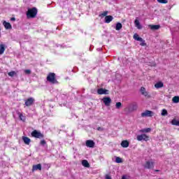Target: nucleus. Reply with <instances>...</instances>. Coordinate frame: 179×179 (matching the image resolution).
Returning a JSON list of instances; mask_svg holds the SVG:
<instances>
[{"mask_svg": "<svg viewBox=\"0 0 179 179\" xmlns=\"http://www.w3.org/2000/svg\"><path fill=\"white\" fill-rule=\"evenodd\" d=\"M36 15H37V8H29L27 12V19H31V18L36 17Z\"/></svg>", "mask_w": 179, "mask_h": 179, "instance_id": "nucleus-1", "label": "nucleus"}, {"mask_svg": "<svg viewBox=\"0 0 179 179\" xmlns=\"http://www.w3.org/2000/svg\"><path fill=\"white\" fill-rule=\"evenodd\" d=\"M47 80L48 82H50V83H52V85H57L58 83V81L57 79H55V73H50L47 76Z\"/></svg>", "mask_w": 179, "mask_h": 179, "instance_id": "nucleus-2", "label": "nucleus"}, {"mask_svg": "<svg viewBox=\"0 0 179 179\" xmlns=\"http://www.w3.org/2000/svg\"><path fill=\"white\" fill-rule=\"evenodd\" d=\"M31 136H33L34 138H38V139L44 138V135H43L41 132L38 131L37 130H34L31 132Z\"/></svg>", "mask_w": 179, "mask_h": 179, "instance_id": "nucleus-3", "label": "nucleus"}, {"mask_svg": "<svg viewBox=\"0 0 179 179\" xmlns=\"http://www.w3.org/2000/svg\"><path fill=\"white\" fill-rule=\"evenodd\" d=\"M128 110L130 113H132V111H136L138 110V103H136V102L131 103L128 106Z\"/></svg>", "mask_w": 179, "mask_h": 179, "instance_id": "nucleus-4", "label": "nucleus"}, {"mask_svg": "<svg viewBox=\"0 0 179 179\" xmlns=\"http://www.w3.org/2000/svg\"><path fill=\"white\" fill-rule=\"evenodd\" d=\"M155 167V162L152 160L146 161L145 164H144V169H153Z\"/></svg>", "mask_w": 179, "mask_h": 179, "instance_id": "nucleus-5", "label": "nucleus"}, {"mask_svg": "<svg viewBox=\"0 0 179 179\" xmlns=\"http://www.w3.org/2000/svg\"><path fill=\"white\" fill-rule=\"evenodd\" d=\"M155 115V113H153L151 110H146L143 113H141V117H153Z\"/></svg>", "mask_w": 179, "mask_h": 179, "instance_id": "nucleus-6", "label": "nucleus"}, {"mask_svg": "<svg viewBox=\"0 0 179 179\" xmlns=\"http://www.w3.org/2000/svg\"><path fill=\"white\" fill-rule=\"evenodd\" d=\"M148 140H149L148 136L145 134L137 136V141H148Z\"/></svg>", "mask_w": 179, "mask_h": 179, "instance_id": "nucleus-7", "label": "nucleus"}, {"mask_svg": "<svg viewBox=\"0 0 179 179\" xmlns=\"http://www.w3.org/2000/svg\"><path fill=\"white\" fill-rule=\"evenodd\" d=\"M102 101L106 107H108L111 104V98L109 96H105L103 98Z\"/></svg>", "mask_w": 179, "mask_h": 179, "instance_id": "nucleus-8", "label": "nucleus"}, {"mask_svg": "<svg viewBox=\"0 0 179 179\" xmlns=\"http://www.w3.org/2000/svg\"><path fill=\"white\" fill-rule=\"evenodd\" d=\"M34 103V99L31 97L25 100V106L27 107H30V106H33Z\"/></svg>", "mask_w": 179, "mask_h": 179, "instance_id": "nucleus-9", "label": "nucleus"}, {"mask_svg": "<svg viewBox=\"0 0 179 179\" xmlns=\"http://www.w3.org/2000/svg\"><path fill=\"white\" fill-rule=\"evenodd\" d=\"M85 145L87 146V148H94V141H93L92 140H87L85 142Z\"/></svg>", "mask_w": 179, "mask_h": 179, "instance_id": "nucleus-10", "label": "nucleus"}, {"mask_svg": "<svg viewBox=\"0 0 179 179\" xmlns=\"http://www.w3.org/2000/svg\"><path fill=\"white\" fill-rule=\"evenodd\" d=\"M3 26H4V27L6 30L12 29V24H10V23L6 21L3 22Z\"/></svg>", "mask_w": 179, "mask_h": 179, "instance_id": "nucleus-11", "label": "nucleus"}, {"mask_svg": "<svg viewBox=\"0 0 179 179\" xmlns=\"http://www.w3.org/2000/svg\"><path fill=\"white\" fill-rule=\"evenodd\" d=\"M98 94H108V90L103 88L98 89Z\"/></svg>", "mask_w": 179, "mask_h": 179, "instance_id": "nucleus-12", "label": "nucleus"}, {"mask_svg": "<svg viewBox=\"0 0 179 179\" xmlns=\"http://www.w3.org/2000/svg\"><path fill=\"white\" fill-rule=\"evenodd\" d=\"M113 19H114V17H113V16L106 15L105 17V23H110V22H113Z\"/></svg>", "mask_w": 179, "mask_h": 179, "instance_id": "nucleus-13", "label": "nucleus"}, {"mask_svg": "<svg viewBox=\"0 0 179 179\" xmlns=\"http://www.w3.org/2000/svg\"><path fill=\"white\" fill-rule=\"evenodd\" d=\"M37 170H41V164H38L32 166V171H36Z\"/></svg>", "mask_w": 179, "mask_h": 179, "instance_id": "nucleus-14", "label": "nucleus"}, {"mask_svg": "<svg viewBox=\"0 0 179 179\" xmlns=\"http://www.w3.org/2000/svg\"><path fill=\"white\" fill-rule=\"evenodd\" d=\"M134 24L136 27L138 29V30H141V29H142V25H141V22H139V20H135Z\"/></svg>", "mask_w": 179, "mask_h": 179, "instance_id": "nucleus-15", "label": "nucleus"}, {"mask_svg": "<svg viewBox=\"0 0 179 179\" xmlns=\"http://www.w3.org/2000/svg\"><path fill=\"white\" fill-rule=\"evenodd\" d=\"M22 141H24V143H25V145H30L31 140L30 138H29V137L23 136Z\"/></svg>", "mask_w": 179, "mask_h": 179, "instance_id": "nucleus-16", "label": "nucleus"}, {"mask_svg": "<svg viewBox=\"0 0 179 179\" xmlns=\"http://www.w3.org/2000/svg\"><path fill=\"white\" fill-rule=\"evenodd\" d=\"M164 84H163L162 82H158V83H157L155 85V87L156 89H160V88H162V87H164Z\"/></svg>", "mask_w": 179, "mask_h": 179, "instance_id": "nucleus-17", "label": "nucleus"}, {"mask_svg": "<svg viewBox=\"0 0 179 179\" xmlns=\"http://www.w3.org/2000/svg\"><path fill=\"white\" fill-rule=\"evenodd\" d=\"M150 131H152V129L147 128V129H141L139 131V132H141V134H148V133L150 132Z\"/></svg>", "mask_w": 179, "mask_h": 179, "instance_id": "nucleus-18", "label": "nucleus"}, {"mask_svg": "<svg viewBox=\"0 0 179 179\" xmlns=\"http://www.w3.org/2000/svg\"><path fill=\"white\" fill-rule=\"evenodd\" d=\"M121 146L122 148H128V146H129V143L128 141H123L121 143Z\"/></svg>", "mask_w": 179, "mask_h": 179, "instance_id": "nucleus-19", "label": "nucleus"}, {"mask_svg": "<svg viewBox=\"0 0 179 179\" xmlns=\"http://www.w3.org/2000/svg\"><path fill=\"white\" fill-rule=\"evenodd\" d=\"M82 164L84 167H87V168L90 167V164H89V162H87V160L86 159H84L82 161Z\"/></svg>", "mask_w": 179, "mask_h": 179, "instance_id": "nucleus-20", "label": "nucleus"}, {"mask_svg": "<svg viewBox=\"0 0 179 179\" xmlns=\"http://www.w3.org/2000/svg\"><path fill=\"white\" fill-rule=\"evenodd\" d=\"M133 37L136 41H143V38L139 37V35H138V34H135Z\"/></svg>", "mask_w": 179, "mask_h": 179, "instance_id": "nucleus-21", "label": "nucleus"}, {"mask_svg": "<svg viewBox=\"0 0 179 179\" xmlns=\"http://www.w3.org/2000/svg\"><path fill=\"white\" fill-rule=\"evenodd\" d=\"M5 52V45L0 44V55H2Z\"/></svg>", "mask_w": 179, "mask_h": 179, "instance_id": "nucleus-22", "label": "nucleus"}, {"mask_svg": "<svg viewBox=\"0 0 179 179\" xmlns=\"http://www.w3.org/2000/svg\"><path fill=\"white\" fill-rule=\"evenodd\" d=\"M151 30H159L160 29V25H149Z\"/></svg>", "mask_w": 179, "mask_h": 179, "instance_id": "nucleus-23", "label": "nucleus"}, {"mask_svg": "<svg viewBox=\"0 0 179 179\" xmlns=\"http://www.w3.org/2000/svg\"><path fill=\"white\" fill-rule=\"evenodd\" d=\"M122 29V24L121 22H117L115 26V30H121Z\"/></svg>", "mask_w": 179, "mask_h": 179, "instance_id": "nucleus-24", "label": "nucleus"}, {"mask_svg": "<svg viewBox=\"0 0 179 179\" xmlns=\"http://www.w3.org/2000/svg\"><path fill=\"white\" fill-rule=\"evenodd\" d=\"M18 115L21 121H23V122L26 121V116L23 115V114L18 113Z\"/></svg>", "mask_w": 179, "mask_h": 179, "instance_id": "nucleus-25", "label": "nucleus"}, {"mask_svg": "<svg viewBox=\"0 0 179 179\" xmlns=\"http://www.w3.org/2000/svg\"><path fill=\"white\" fill-rule=\"evenodd\" d=\"M172 101H173V103H179V96H174L173 99H172Z\"/></svg>", "mask_w": 179, "mask_h": 179, "instance_id": "nucleus-26", "label": "nucleus"}, {"mask_svg": "<svg viewBox=\"0 0 179 179\" xmlns=\"http://www.w3.org/2000/svg\"><path fill=\"white\" fill-rule=\"evenodd\" d=\"M115 162L116 163H122V159H121V157H116Z\"/></svg>", "mask_w": 179, "mask_h": 179, "instance_id": "nucleus-27", "label": "nucleus"}, {"mask_svg": "<svg viewBox=\"0 0 179 179\" xmlns=\"http://www.w3.org/2000/svg\"><path fill=\"white\" fill-rule=\"evenodd\" d=\"M8 76H10L11 78H13V76H15V75H16V72L15 71H10L8 73Z\"/></svg>", "mask_w": 179, "mask_h": 179, "instance_id": "nucleus-28", "label": "nucleus"}, {"mask_svg": "<svg viewBox=\"0 0 179 179\" xmlns=\"http://www.w3.org/2000/svg\"><path fill=\"white\" fill-rule=\"evenodd\" d=\"M122 106V103H121V102H117L115 107H116V108L120 109V108H121Z\"/></svg>", "mask_w": 179, "mask_h": 179, "instance_id": "nucleus-29", "label": "nucleus"}, {"mask_svg": "<svg viewBox=\"0 0 179 179\" xmlns=\"http://www.w3.org/2000/svg\"><path fill=\"white\" fill-rule=\"evenodd\" d=\"M159 3H167L169 2L168 0H157Z\"/></svg>", "mask_w": 179, "mask_h": 179, "instance_id": "nucleus-30", "label": "nucleus"}, {"mask_svg": "<svg viewBox=\"0 0 179 179\" xmlns=\"http://www.w3.org/2000/svg\"><path fill=\"white\" fill-rule=\"evenodd\" d=\"M161 114H162V115H163V116L167 115V114H168L167 110L163 109Z\"/></svg>", "mask_w": 179, "mask_h": 179, "instance_id": "nucleus-31", "label": "nucleus"}, {"mask_svg": "<svg viewBox=\"0 0 179 179\" xmlns=\"http://www.w3.org/2000/svg\"><path fill=\"white\" fill-rule=\"evenodd\" d=\"M141 43L140 45H141L142 47H145V45H146V43H145V40L143 39V41H140Z\"/></svg>", "mask_w": 179, "mask_h": 179, "instance_id": "nucleus-32", "label": "nucleus"}, {"mask_svg": "<svg viewBox=\"0 0 179 179\" xmlns=\"http://www.w3.org/2000/svg\"><path fill=\"white\" fill-rule=\"evenodd\" d=\"M141 94H143L146 92V89L144 87H141Z\"/></svg>", "mask_w": 179, "mask_h": 179, "instance_id": "nucleus-33", "label": "nucleus"}, {"mask_svg": "<svg viewBox=\"0 0 179 179\" xmlns=\"http://www.w3.org/2000/svg\"><path fill=\"white\" fill-rule=\"evenodd\" d=\"M107 15H108V11H104L100 15V16H107Z\"/></svg>", "mask_w": 179, "mask_h": 179, "instance_id": "nucleus-34", "label": "nucleus"}, {"mask_svg": "<svg viewBox=\"0 0 179 179\" xmlns=\"http://www.w3.org/2000/svg\"><path fill=\"white\" fill-rule=\"evenodd\" d=\"M24 73L27 74V75H30V73H31V71L29 70V69H27V70H24Z\"/></svg>", "mask_w": 179, "mask_h": 179, "instance_id": "nucleus-35", "label": "nucleus"}, {"mask_svg": "<svg viewBox=\"0 0 179 179\" xmlns=\"http://www.w3.org/2000/svg\"><path fill=\"white\" fill-rule=\"evenodd\" d=\"M143 96H145V97H149V93L145 91V92H143Z\"/></svg>", "mask_w": 179, "mask_h": 179, "instance_id": "nucleus-36", "label": "nucleus"}, {"mask_svg": "<svg viewBox=\"0 0 179 179\" xmlns=\"http://www.w3.org/2000/svg\"><path fill=\"white\" fill-rule=\"evenodd\" d=\"M143 96H145V97H149V93L145 91V92H143Z\"/></svg>", "mask_w": 179, "mask_h": 179, "instance_id": "nucleus-37", "label": "nucleus"}, {"mask_svg": "<svg viewBox=\"0 0 179 179\" xmlns=\"http://www.w3.org/2000/svg\"><path fill=\"white\" fill-rule=\"evenodd\" d=\"M45 143H46L45 140L41 141V145H42V146H44V145H45Z\"/></svg>", "mask_w": 179, "mask_h": 179, "instance_id": "nucleus-38", "label": "nucleus"}, {"mask_svg": "<svg viewBox=\"0 0 179 179\" xmlns=\"http://www.w3.org/2000/svg\"><path fill=\"white\" fill-rule=\"evenodd\" d=\"M99 160H104V157L101 155V156H99Z\"/></svg>", "mask_w": 179, "mask_h": 179, "instance_id": "nucleus-39", "label": "nucleus"}, {"mask_svg": "<svg viewBox=\"0 0 179 179\" xmlns=\"http://www.w3.org/2000/svg\"><path fill=\"white\" fill-rule=\"evenodd\" d=\"M106 179H111V176H110V175H106Z\"/></svg>", "mask_w": 179, "mask_h": 179, "instance_id": "nucleus-40", "label": "nucleus"}, {"mask_svg": "<svg viewBox=\"0 0 179 179\" xmlns=\"http://www.w3.org/2000/svg\"><path fill=\"white\" fill-rule=\"evenodd\" d=\"M10 20H11L12 22H15V20H16V19H15V17H11V18H10Z\"/></svg>", "mask_w": 179, "mask_h": 179, "instance_id": "nucleus-41", "label": "nucleus"}, {"mask_svg": "<svg viewBox=\"0 0 179 179\" xmlns=\"http://www.w3.org/2000/svg\"><path fill=\"white\" fill-rule=\"evenodd\" d=\"M97 129H98V131H102L103 130V129H101V127H98Z\"/></svg>", "mask_w": 179, "mask_h": 179, "instance_id": "nucleus-42", "label": "nucleus"}, {"mask_svg": "<svg viewBox=\"0 0 179 179\" xmlns=\"http://www.w3.org/2000/svg\"><path fill=\"white\" fill-rule=\"evenodd\" d=\"M121 179H127V176H123Z\"/></svg>", "mask_w": 179, "mask_h": 179, "instance_id": "nucleus-43", "label": "nucleus"}, {"mask_svg": "<svg viewBox=\"0 0 179 179\" xmlns=\"http://www.w3.org/2000/svg\"><path fill=\"white\" fill-rule=\"evenodd\" d=\"M0 37H1V29H0Z\"/></svg>", "mask_w": 179, "mask_h": 179, "instance_id": "nucleus-44", "label": "nucleus"}, {"mask_svg": "<svg viewBox=\"0 0 179 179\" xmlns=\"http://www.w3.org/2000/svg\"><path fill=\"white\" fill-rule=\"evenodd\" d=\"M155 171H159V170H156Z\"/></svg>", "mask_w": 179, "mask_h": 179, "instance_id": "nucleus-45", "label": "nucleus"}]
</instances>
